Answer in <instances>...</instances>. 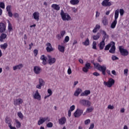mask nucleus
Returning a JSON list of instances; mask_svg holds the SVG:
<instances>
[{
	"instance_id": "f257e3e1",
	"label": "nucleus",
	"mask_w": 129,
	"mask_h": 129,
	"mask_svg": "<svg viewBox=\"0 0 129 129\" xmlns=\"http://www.w3.org/2000/svg\"><path fill=\"white\" fill-rule=\"evenodd\" d=\"M94 67L99 70V71H101L102 72L103 75H105V72L106 71V67L105 65L101 66L98 63H94Z\"/></svg>"
},
{
	"instance_id": "f03ea898",
	"label": "nucleus",
	"mask_w": 129,
	"mask_h": 129,
	"mask_svg": "<svg viewBox=\"0 0 129 129\" xmlns=\"http://www.w3.org/2000/svg\"><path fill=\"white\" fill-rule=\"evenodd\" d=\"M102 34L104 36L102 38V41H101L99 44L100 50H103V48L105 46V42H104V41H105V39H106V38H108V35L106 34V32L105 31H102Z\"/></svg>"
},
{
	"instance_id": "7ed1b4c3",
	"label": "nucleus",
	"mask_w": 129,
	"mask_h": 129,
	"mask_svg": "<svg viewBox=\"0 0 129 129\" xmlns=\"http://www.w3.org/2000/svg\"><path fill=\"white\" fill-rule=\"evenodd\" d=\"M60 16L63 21H70L71 20V17L68 14V13H64L63 10L60 12Z\"/></svg>"
},
{
	"instance_id": "20e7f679",
	"label": "nucleus",
	"mask_w": 129,
	"mask_h": 129,
	"mask_svg": "<svg viewBox=\"0 0 129 129\" xmlns=\"http://www.w3.org/2000/svg\"><path fill=\"white\" fill-rule=\"evenodd\" d=\"M80 103L81 105L83 106H87V107H89L90 105H91V102L88 100L86 99H81L80 100Z\"/></svg>"
},
{
	"instance_id": "39448f33",
	"label": "nucleus",
	"mask_w": 129,
	"mask_h": 129,
	"mask_svg": "<svg viewBox=\"0 0 129 129\" xmlns=\"http://www.w3.org/2000/svg\"><path fill=\"white\" fill-rule=\"evenodd\" d=\"M7 30V23L0 22V33H5Z\"/></svg>"
},
{
	"instance_id": "423d86ee",
	"label": "nucleus",
	"mask_w": 129,
	"mask_h": 129,
	"mask_svg": "<svg viewBox=\"0 0 129 129\" xmlns=\"http://www.w3.org/2000/svg\"><path fill=\"white\" fill-rule=\"evenodd\" d=\"M45 121H46L47 122L50 121V118H49L48 117L40 118L38 122V125H41V124H43V123H44Z\"/></svg>"
},
{
	"instance_id": "0eeeda50",
	"label": "nucleus",
	"mask_w": 129,
	"mask_h": 129,
	"mask_svg": "<svg viewBox=\"0 0 129 129\" xmlns=\"http://www.w3.org/2000/svg\"><path fill=\"white\" fill-rule=\"evenodd\" d=\"M113 84H114V80L112 78L109 79L108 82H104V85L109 88L111 87Z\"/></svg>"
},
{
	"instance_id": "6e6552de",
	"label": "nucleus",
	"mask_w": 129,
	"mask_h": 129,
	"mask_svg": "<svg viewBox=\"0 0 129 129\" xmlns=\"http://www.w3.org/2000/svg\"><path fill=\"white\" fill-rule=\"evenodd\" d=\"M119 52L122 56H127L128 55V51L122 48V46L119 47Z\"/></svg>"
},
{
	"instance_id": "1a4fd4ad",
	"label": "nucleus",
	"mask_w": 129,
	"mask_h": 129,
	"mask_svg": "<svg viewBox=\"0 0 129 129\" xmlns=\"http://www.w3.org/2000/svg\"><path fill=\"white\" fill-rule=\"evenodd\" d=\"M5 122L8 124V126L10 129H16V127L12 126V119H11L9 117H6Z\"/></svg>"
},
{
	"instance_id": "9d476101",
	"label": "nucleus",
	"mask_w": 129,
	"mask_h": 129,
	"mask_svg": "<svg viewBox=\"0 0 129 129\" xmlns=\"http://www.w3.org/2000/svg\"><path fill=\"white\" fill-rule=\"evenodd\" d=\"M82 113H83V110L77 109L76 111L74 112V115L75 117H79V116H81Z\"/></svg>"
},
{
	"instance_id": "9b49d317",
	"label": "nucleus",
	"mask_w": 129,
	"mask_h": 129,
	"mask_svg": "<svg viewBox=\"0 0 129 129\" xmlns=\"http://www.w3.org/2000/svg\"><path fill=\"white\" fill-rule=\"evenodd\" d=\"M111 44H112L111 46V48L109 50V52L111 53V54H114L115 53V43H114V42L112 41Z\"/></svg>"
},
{
	"instance_id": "f8f14e48",
	"label": "nucleus",
	"mask_w": 129,
	"mask_h": 129,
	"mask_svg": "<svg viewBox=\"0 0 129 129\" xmlns=\"http://www.w3.org/2000/svg\"><path fill=\"white\" fill-rule=\"evenodd\" d=\"M33 71L35 74H40L42 71V69L39 66H35L33 68Z\"/></svg>"
},
{
	"instance_id": "ddd939ff",
	"label": "nucleus",
	"mask_w": 129,
	"mask_h": 129,
	"mask_svg": "<svg viewBox=\"0 0 129 129\" xmlns=\"http://www.w3.org/2000/svg\"><path fill=\"white\" fill-rule=\"evenodd\" d=\"M33 97L34 99H38V100H41V95L39 94V91L36 90L35 93L33 94Z\"/></svg>"
},
{
	"instance_id": "4468645a",
	"label": "nucleus",
	"mask_w": 129,
	"mask_h": 129,
	"mask_svg": "<svg viewBox=\"0 0 129 129\" xmlns=\"http://www.w3.org/2000/svg\"><path fill=\"white\" fill-rule=\"evenodd\" d=\"M22 103H23V99L21 98H19L14 100V104L16 106H17V105H20V104H22Z\"/></svg>"
},
{
	"instance_id": "2eb2a0df",
	"label": "nucleus",
	"mask_w": 129,
	"mask_h": 129,
	"mask_svg": "<svg viewBox=\"0 0 129 129\" xmlns=\"http://www.w3.org/2000/svg\"><path fill=\"white\" fill-rule=\"evenodd\" d=\"M48 62L49 65H52V64H54V63L56 62V58L51 57V56L50 55H48Z\"/></svg>"
},
{
	"instance_id": "dca6fc26",
	"label": "nucleus",
	"mask_w": 129,
	"mask_h": 129,
	"mask_svg": "<svg viewBox=\"0 0 129 129\" xmlns=\"http://www.w3.org/2000/svg\"><path fill=\"white\" fill-rule=\"evenodd\" d=\"M91 64L90 63H87L85 64V66L83 68V71L84 72H88V70L90 69Z\"/></svg>"
},
{
	"instance_id": "f3484780",
	"label": "nucleus",
	"mask_w": 129,
	"mask_h": 129,
	"mask_svg": "<svg viewBox=\"0 0 129 129\" xmlns=\"http://www.w3.org/2000/svg\"><path fill=\"white\" fill-rule=\"evenodd\" d=\"M46 51H47V52H48L49 53H50V52H52L53 51V47H52V45H51V43H47L46 44Z\"/></svg>"
},
{
	"instance_id": "a211bd4d",
	"label": "nucleus",
	"mask_w": 129,
	"mask_h": 129,
	"mask_svg": "<svg viewBox=\"0 0 129 129\" xmlns=\"http://www.w3.org/2000/svg\"><path fill=\"white\" fill-rule=\"evenodd\" d=\"M66 122V117H62L61 118L58 119V123L60 124V125H63V124H65Z\"/></svg>"
},
{
	"instance_id": "6ab92c4d",
	"label": "nucleus",
	"mask_w": 129,
	"mask_h": 129,
	"mask_svg": "<svg viewBox=\"0 0 129 129\" xmlns=\"http://www.w3.org/2000/svg\"><path fill=\"white\" fill-rule=\"evenodd\" d=\"M102 6H103V7H110V6H111V2L109 1H103Z\"/></svg>"
},
{
	"instance_id": "aec40b11",
	"label": "nucleus",
	"mask_w": 129,
	"mask_h": 129,
	"mask_svg": "<svg viewBox=\"0 0 129 129\" xmlns=\"http://www.w3.org/2000/svg\"><path fill=\"white\" fill-rule=\"evenodd\" d=\"M7 37H8V35H7L6 34L2 33L0 36V42H4V40H6V39H7Z\"/></svg>"
},
{
	"instance_id": "412c9836",
	"label": "nucleus",
	"mask_w": 129,
	"mask_h": 129,
	"mask_svg": "<svg viewBox=\"0 0 129 129\" xmlns=\"http://www.w3.org/2000/svg\"><path fill=\"white\" fill-rule=\"evenodd\" d=\"M40 59L42 60V64L43 65H46V64H47V57L45 56V55H41L40 57Z\"/></svg>"
},
{
	"instance_id": "4be33fe9",
	"label": "nucleus",
	"mask_w": 129,
	"mask_h": 129,
	"mask_svg": "<svg viewBox=\"0 0 129 129\" xmlns=\"http://www.w3.org/2000/svg\"><path fill=\"white\" fill-rule=\"evenodd\" d=\"M33 18L34 20L36 21H39V18L40 17L38 12H34L33 14Z\"/></svg>"
},
{
	"instance_id": "5701e85b",
	"label": "nucleus",
	"mask_w": 129,
	"mask_h": 129,
	"mask_svg": "<svg viewBox=\"0 0 129 129\" xmlns=\"http://www.w3.org/2000/svg\"><path fill=\"white\" fill-rule=\"evenodd\" d=\"M51 8L55 11H60V6L57 4H52L51 5Z\"/></svg>"
},
{
	"instance_id": "b1692460",
	"label": "nucleus",
	"mask_w": 129,
	"mask_h": 129,
	"mask_svg": "<svg viewBox=\"0 0 129 129\" xmlns=\"http://www.w3.org/2000/svg\"><path fill=\"white\" fill-rule=\"evenodd\" d=\"M90 90H85L84 92L81 94V96H88L90 94Z\"/></svg>"
},
{
	"instance_id": "393cba45",
	"label": "nucleus",
	"mask_w": 129,
	"mask_h": 129,
	"mask_svg": "<svg viewBox=\"0 0 129 129\" xmlns=\"http://www.w3.org/2000/svg\"><path fill=\"white\" fill-rule=\"evenodd\" d=\"M119 15V10L117 9L115 10L114 14V20L117 21V19H118V16Z\"/></svg>"
},
{
	"instance_id": "a878e982",
	"label": "nucleus",
	"mask_w": 129,
	"mask_h": 129,
	"mask_svg": "<svg viewBox=\"0 0 129 129\" xmlns=\"http://www.w3.org/2000/svg\"><path fill=\"white\" fill-rule=\"evenodd\" d=\"M23 66H24L23 65V64L20 63L19 65L13 67V70H14V71H15L17 70V69H19V70L22 69V68L23 67Z\"/></svg>"
},
{
	"instance_id": "bb28decb",
	"label": "nucleus",
	"mask_w": 129,
	"mask_h": 129,
	"mask_svg": "<svg viewBox=\"0 0 129 129\" xmlns=\"http://www.w3.org/2000/svg\"><path fill=\"white\" fill-rule=\"evenodd\" d=\"M81 91H82V90L81 89H80V88L77 89L74 93L75 96H78V95H79L80 93H81Z\"/></svg>"
},
{
	"instance_id": "cd10ccee",
	"label": "nucleus",
	"mask_w": 129,
	"mask_h": 129,
	"mask_svg": "<svg viewBox=\"0 0 129 129\" xmlns=\"http://www.w3.org/2000/svg\"><path fill=\"white\" fill-rule=\"evenodd\" d=\"M102 23L103 24L104 26H107V25H108V22L107 21L106 17H104L103 18Z\"/></svg>"
},
{
	"instance_id": "c85d7f7f",
	"label": "nucleus",
	"mask_w": 129,
	"mask_h": 129,
	"mask_svg": "<svg viewBox=\"0 0 129 129\" xmlns=\"http://www.w3.org/2000/svg\"><path fill=\"white\" fill-rule=\"evenodd\" d=\"M70 3L71 4V5H73V6H75L79 4V0H71Z\"/></svg>"
},
{
	"instance_id": "c756f323",
	"label": "nucleus",
	"mask_w": 129,
	"mask_h": 129,
	"mask_svg": "<svg viewBox=\"0 0 129 129\" xmlns=\"http://www.w3.org/2000/svg\"><path fill=\"white\" fill-rule=\"evenodd\" d=\"M8 45L7 43L0 45V47L2 50H6L8 48Z\"/></svg>"
},
{
	"instance_id": "7c9ffc66",
	"label": "nucleus",
	"mask_w": 129,
	"mask_h": 129,
	"mask_svg": "<svg viewBox=\"0 0 129 129\" xmlns=\"http://www.w3.org/2000/svg\"><path fill=\"white\" fill-rule=\"evenodd\" d=\"M117 24V20H114L113 22L112 23V24H111V29H114Z\"/></svg>"
},
{
	"instance_id": "2f4dec72",
	"label": "nucleus",
	"mask_w": 129,
	"mask_h": 129,
	"mask_svg": "<svg viewBox=\"0 0 129 129\" xmlns=\"http://www.w3.org/2000/svg\"><path fill=\"white\" fill-rule=\"evenodd\" d=\"M58 49L60 52H64V51H65V47L60 45H58Z\"/></svg>"
},
{
	"instance_id": "473e14b6",
	"label": "nucleus",
	"mask_w": 129,
	"mask_h": 129,
	"mask_svg": "<svg viewBox=\"0 0 129 129\" xmlns=\"http://www.w3.org/2000/svg\"><path fill=\"white\" fill-rule=\"evenodd\" d=\"M15 124H16V127L17 128H20L21 127V122L18 120V119L15 120Z\"/></svg>"
},
{
	"instance_id": "72a5a7b5",
	"label": "nucleus",
	"mask_w": 129,
	"mask_h": 129,
	"mask_svg": "<svg viewBox=\"0 0 129 129\" xmlns=\"http://www.w3.org/2000/svg\"><path fill=\"white\" fill-rule=\"evenodd\" d=\"M100 38V33H98L96 35L93 36V39L94 40H98Z\"/></svg>"
},
{
	"instance_id": "f704fd0d",
	"label": "nucleus",
	"mask_w": 129,
	"mask_h": 129,
	"mask_svg": "<svg viewBox=\"0 0 129 129\" xmlns=\"http://www.w3.org/2000/svg\"><path fill=\"white\" fill-rule=\"evenodd\" d=\"M8 22L9 24H8V30H9V32H11V31H12V30H13V26H12V24H11L9 20H8Z\"/></svg>"
},
{
	"instance_id": "c9c22d12",
	"label": "nucleus",
	"mask_w": 129,
	"mask_h": 129,
	"mask_svg": "<svg viewBox=\"0 0 129 129\" xmlns=\"http://www.w3.org/2000/svg\"><path fill=\"white\" fill-rule=\"evenodd\" d=\"M39 83L40 85H41V86H44V85H45V82L42 79H39Z\"/></svg>"
},
{
	"instance_id": "e433bc0d",
	"label": "nucleus",
	"mask_w": 129,
	"mask_h": 129,
	"mask_svg": "<svg viewBox=\"0 0 129 129\" xmlns=\"http://www.w3.org/2000/svg\"><path fill=\"white\" fill-rule=\"evenodd\" d=\"M111 42H110V43H109L108 45H107L104 49L105 51H107V50H109V48H110L111 47Z\"/></svg>"
},
{
	"instance_id": "4c0bfd02",
	"label": "nucleus",
	"mask_w": 129,
	"mask_h": 129,
	"mask_svg": "<svg viewBox=\"0 0 129 129\" xmlns=\"http://www.w3.org/2000/svg\"><path fill=\"white\" fill-rule=\"evenodd\" d=\"M83 44L85 45V46H88L89 45V39L87 38L85 42H83Z\"/></svg>"
},
{
	"instance_id": "58836bf2",
	"label": "nucleus",
	"mask_w": 129,
	"mask_h": 129,
	"mask_svg": "<svg viewBox=\"0 0 129 129\" xmlns=\"http://www.w3.org/2000/svg\"><path fill=\"white\" fill-rule=\"evenodd\" d=\"M93 110V107H91L90 108H88L86 111V112H87L88 113H89V112H91Z\"/></svg>"
},
{
	"instance_id": "ea45409f",
	"label": "nucleus",
	"mask_w": 129,
	"mask_h": 129,
	"mask_svg": "<svg viewBox=\"0 0 129 129\" xmlns=\"http://www.w3.org/2000/svg\"><path fill=\"white\" fill-rule=\"evenodd\" d=\"M96 42L95 41H93V44H92V48L94 49V50H97V48H96Z\"/></svg>"
},
{
	"instance_id": "a19ab883",
	"label": "nucleus",
	"mask_w": 129,
	"mask_h": 129,
	"mask_svg": "<svg viewBox=\"0 0 129 129\" xmlns=\"http://www.w3.org/2000/svg\"><path fill=\"white\" fill-rule=\"evenodd\" d=\"M12 8V6L11 5H8L7 6L6 10L8 12H12L11 10V9Z\"/></svg>"
},
{
	"instance_id": "79ce46f5",
	"label": "nucleus",
	"mask_w": 129,
	"mask_h": 129,
	"mask_svg": "<svg viewBox=\"0 0 129 129\" xmlns=\"http://www.w3.org/2000/svg\"><path fill=\"white\" fill-rule=\"evenodd\" d=\"M69 40H70L69 36H66L64 40V43H68V42H69Z\"/></svg>"
},
{
	"instance_id": "37998d69",
	"label": "nucleus",
	"mask_w": 129,
	"mask_h": 129,
	"mask_svg": "<svg viewBox=\"0 0 129 129\" xmlns=\"http://www.w3.org/2000/svg\"><path fill=\"white\" fill-rule=\"evenodd\" d=\"M60 35H61V37H64V35H65V34H66V31L65 30H62L60 32Z\"/></svg>"
},
{
	"instance_id": "c03bdc74",
	"label": "nucleus",
	"mask_w": 129,
	"mask_h": 129,
	"mask_svg": "<svg viewBox=\"0 0 129 129\" xmlns=\"http://www.w3.org/2000/svg\"><path fill=\"white\" fill-rule=\"evenodd\" d=\"M0 8H1V9H5V6L4 2H0Z\"/></svg>"
},
{
	"instance_id": "a18cd8bd",
	"label": "nucleus",
	"mask_w": 129,
	"mask_h": 129,
	"mask_svg": "<svg viewBox=\"0 0 129 129\" xmlns=\"http://www.w3.org/2000/svg\"><path fill=\"white\" fill-rule=\"evenodd\" d=\"M119 13H120V16H123V14H124V10H123V9H120L119 10Z\"/></svg>"
},
{
	"instance_id": "49530a36",
	"label": "nucleus",
	"mask_w": 129,
	"mask_h": 129,
	"mask_svg": "<svg viewBox=\"0 0 129 129\" xmlns=\"http://www.w3.org/2000/svg\"><path fill=\"white\" fill-rule=\"evenodd\" d=\"M18 116H19V117H20V118H23V117H24V116H23V114L21 112H19L18 113Z\"/></svg>"
},
{
	"instance_id": "de8ad7c7",
	"label": "nucleus",
	"mask_w": 129,
	"mask_h": 129,
	"mask_svg": "<svg viewBox=\"0 0 129 129\" xmlns=\"http://www.w3.org/2000/svg\"><path fill=\"white\" fill-rule=\"evenodd\" d=\"M47 127H52L53 126V123L49 122L47 124Z\"/></svg>"
},
{
	"instance_id": "09e8293b",
	"label": "nucleus",
	"mask_w": 129,
	"mask_h": 129,
	"mask_svg": "<svg viewBox=\"0 0 129 129\" xmlns=\"http://www.w3.org/2000/svg\"><path fill=\"white\" fill-rule=\"evenodd\" d=\"M74 109H75V105H73L72 106L70 107V110L71 111H73V110H74Z\"/></svg>"
},
{
	"instance_id": "8fccbe9b",
	"label": "nucleus",
	"mask_w": 129,
	"mask_h": 129,
	"mask_svg": "<svg viewBox=\"0 0 129 129\" xmlns=\"http://www.w3.org/2000/svg\"><path fill=\"white\" fill-rule=\"evenodd\" d=\"M112 59L113 60V61H114V60H118V57H117L115 55H112Z\"/></svg>"
},
{
	"instance_id": "3c124183",
	"label": "nucleus",
	"mask_w": 129,
	"mask_h": 129,
	"mask_svg": "<svg viewBox=\"0 0 129 129\" xmlns=\"http://www.w3.org/2000/svg\"><path fill=\"white\" fill-rule=\"evenodd\" d=\"M38 50L37 49H34L33 51V53L34 54V55L35 56V57H37V55H38Z\"/></svg>"
},
{
	"instance_id": "603ef678",
	"label": "nucleus",
	"mask_w": 129,
	"mask_h": 129,
	"mask_svg": "<svg viewBox=\"0 0 129 129\" xmlns=\"http://www.w3.org/2000/svg\"><path fill=\"white\" fill-rule=\"evenodd\" d=\"M90 119H89L85 120V124H89V123H90Z\"/></svg>"
},
{
	"instance_id": "864d4df0",
	"label": "nucleus",
	"mask_w": 129,
	"mask_h": 129,
	"mask_svg": "<svg viewBox=\"0 0 129 129\" xmlns=\"http://www.w3.org/2000/svg\"><path fill=\"white\" fill-rule=\"evenodd\" d=\"M128 72V70L127 69H126L124 70V74L126 76H127Z\"/></svg>"
},
{
	"instance_id": "5fc2aeb1",
	"label": "nucleus",
	"mask_w": 129,
	"mask_h": 129,
	"mask_svg": "<svg viewBox=\"0 0 129 129\" xmlns=\"http://www.w3.org/2000/svg\"><path fill=\"white\" fill-rule=\"evenodd\" d=\"M71 73H72V71L71 70V68L69 67L68 70V74H69V75H70Z\"/></svg>"
},
{
	"instance_id": "6e6d98bb",
	"label": "nucleus",
	"mask_w": 129,
	"mask_h": 129,
	"mask_svg": "<svg viewBox=\"0 0 129 129\" xmlns=\"http://www.w3.org/2000/svg\"><path fill=\"white\" fill-rule=\"evenodd\" d=\"M107 108L108 109H113V108H114V107L113 105L110 104L108 106Z\"/></svg>"
},
{
	"instance_id": "4d7b16f0",
	"label": "nucleus",
	"mask_w": 129,
	"mask_h": 129,
	"mask_svg": "<svg viewBox=\"0 0 129 129\" xmlns=\"http://www.w3.org/2000/svg\"><path fill=\"white\" fill-rule=\"evenodd\" d=\"M56 38L58 40H61V39H62V38H63V37L62 36H61V35L60 34H57L56 35Z\"/></svg>"
},
{
	"instance_id": "13d9d810",
	"label": "nucleus",
	"mask_w": 129,
	"mask_h": 129,
	"mask_svg": "<svg viewBox=\"0 0 129 129\" xmlns=\"http://www.w3.org/2000/svg\"><path fill=\"white\" fill-rule=\"evenodd\" d=\"M42 85H41L40 84L36 85V88H38V89H41L42 88Z\"/></svg>"
},
{
	"instance_id": "bf43d9fd",
	"label": "nucleus",
	"mask_w": 129,
	"mask_h": 129,
	"mask_svg": "<svg viewBox=\"0 0 129 129\" xmlns=\"http://www.w3.org/2000/svg\"><path fill=\"white\" fill-rule=\"evenodd\" d=\"M8 16L10 17V18L13 17V13H12V11L8 12Z\"/></svg>"
},
{
	"instance_id": "052dcab7",
	"label": "nucleus",
	"mask_w": 129,
	"mask_h": 129,
	"mask_svg": "<svg viewBox=\"0 0 129 129\" xmlns=\"http://www.w3.org/2000/svg\"><path fill=\"white\" fill-rule=\"evenodd\" d=\"M100 15V13L98 12V11H96V18H98L99 16Z\"/></svg>"
},
{
	"instance_id": "680f3d73",
	"label": "nucleus",
	"mask_w": 129,
	"mask_h": 129,
	"mask_svg": "<svg viewBox=\"0 0 129 129\" xmlns=\"http://www.w3.org/2000/svg\"><path fill=\"white\" fill-rule=\"evenodd\" d=\"M93 75H94V76H99L100 75V74L97 72L94 73Z\"/></svg>"
},
{
	"instance_id": "e2e57ef3",
	"label": "nucleus",
	"mask_w": 129,
	"mask_h": 129,
	"mask_svg": "<svg viewBox=\"0 0 129 129\" xmlns=\"http://www.w3.org/2000/svg\"><path fill=\"white\" fill-rule=\"evenodd\" d=\"M47 92L48 93H49V95H51L52 94V90H51V89H48L47 90Z\"/></svg>"
},
{
	"instance_id": "0e129e2a",
	"label": "nucleus",
	"mask_w": 129,
	"mask_h": 129,
	"mask_svg": "<svg viewBox=\"0 0 129 129\" xmlns=\"http://www.w3.org/2000/svg\"><path fill=\"white\" fill-rule=\"evenodd\" d=\"M97 61L98 62H100V63H101V62H102V59L100 57H99L97 58Z\"/></svg>"
},
{
	"instance_id": "69168bd1",
	"label": "nucleus",
	"mask_w": 129,
	"mask_h": 129,
	"mask_svg": "<svg viewBox=\"0 0 129 129\" xmlns=\"http://www.w3.org/2000/svg\"><path fill=\"white\" fill-rule=\"evenodd\" d=\"M95 28L98 30H99V29H100V25L97 24Z\"/></svg>"
},
{
	"instance_id": "338daca9",
	"label": "nucleus",
	"mask_w": 129,
	"mask_h": 129,
	"mask_svg": "<svg viewBox=\"0 0 129 129\" xmlns=\"http://www.w3.org/2000/svg\"><path fill=\"white\" fill-rule=\"evenodd\" d=\"M94 124L92 123L89 129H93V128H94Z\"/></svg>"
},
{
	"instance_id": "774afa93",
	"label": "nucleus",
	"mask_w": 129,
	"mask_h": 129,
	"mask_svg": "<svg viewBox=\"0 0 129 129\" xmlns=\"http://www.w3.org/2000/svg\"><path fill=\"white\" fill-rule=\"evenodd\" d=\"M72 11L74 13H77V9L75 8H72Z\"/></svg>"
}]
</instances>
